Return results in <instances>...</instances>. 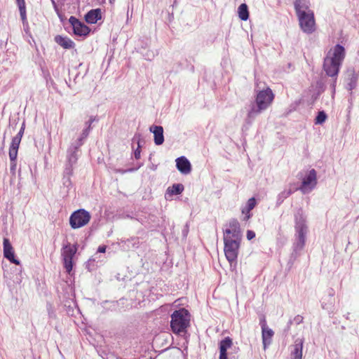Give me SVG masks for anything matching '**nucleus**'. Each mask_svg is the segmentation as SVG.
Wrapping results in <instances>:
<instances>
[{
	"instance_id": "f257e3e1",
	"label": "nucleus",
	"mask_w": 359,
	"mask_h": 359,
	"mask_svg": "<svg viewBox=\"0 0 359 359\" xmlns=\"http://www.w3.org/2000/svg\"><path fill=\"white\" fill-rule=\"evenodd\" d=\"M294 6L302 31L307 34L313 33L316 31V20L309 2L307 0H296Z\"/></svg>"
},
{
	"instance_id": "f03ea898",
	"label": "nucleus",
	"mask_w": 359,
	"mask_h": 359,
	"mask_svg": "<svg viewBox=\"0 0 359 359\" xmlns=\"http://www.w3.org/2000/svg\"><path fill=\"white\" fill-rule=\"evenodd\" d=\"M345 55V49L339 44L336 45L328 51L323 62V69L328 76L337 79Z\"/></svg>"
},
{
	"instance_id": "7ed1b4c3",
	"label": "nucleus",
	"mask_w": 359,
	"mask_h": 359,
	"mask_svg": "<svg viewBox=\"0 0 359 359\" xmlns=\"http://www.w3.org/2000/svg\"><path fill=\"white\" fill-rule=\"evenodd\" d=\"M273 99L274 95L269 88L259 90L255 103L252 104L250 109L248 112L245 122L250 125L259 114L269 107Z\"/></svg>"
},
{
	"instance_id": "20e7f679",
	"label": "nucleus",
	"mask_w": 359,
	"mask_h": 359,
	"mask_svg": "<svg viewBox=\"0 0 359 359\" xmlns=\"http://www.w3.org/2000/svg\"><path fill=\"white\" fill-rule=\"evenodd\" d=\"M295 241L293 244V250L296 256L304 248L306 235L309 232L306 217L302 209H299L294 214Z\"/></svg>"
},
{
	"instance_id": "39448f33",
	"label": "nucleus",
	"mask_w": 359,
	"mask_h": 359,
	"mask_svg": "<svg viewBox=\"0 0 359 359\" xmlns=\"http://www.w3.org/2000/svg\"><path fill=\"white\" fill-rule=\"evenodd\" d=\"M189 323L190 315L185 309L175 311L171 315L170 327L172 331L175 334H180L186 332Z\"/></svg>"
},
{
	"instance_id": "423d86ee",
	"label": "nucleus",
	"mask_w": 359,
	"mask_h": 359,
	"mask_svg": "<svg viewBox=\"0 0 359 359\" xmlns=\"http://www.w3.org/2000/svg\"><path fill=\"white\" fill-rule=\"evenodd\" d=\"M241 241L224 238V254L231 266L237 259Z\"/></svg>"
},
{
	"instance_id": "0eeeda50",
	"label": "nucleus",
	"mask_w": 359,
	"mask_h": 359,
	"mask_svg": "<svg viewBox=\"0 0 359 359\" xmlns=\"http://www.w3.org/2000/svg\"><path fill=\"white\" fill-rule=\"evenodd\" d=\"M90 213L83 210L80 209L74 212L69 218V224L72 229H79L86 225L90 219Z\"/></svg>"
},
{
	"instance_id": "6e6552de",
	"label": "nucleus",
	"mask_w": 359,
	"mask_h": 359,
	"mask_svg": "<svg viewBox=\"0 0 359 359\" xmlns=\"http://www.w3.org/2000/svg\"><path fill=\"white\" fill-rule=\"evenodd\" d=\"M76 245H72L70 243L65 245L62 249L61 255L63 260L64 267L68 273L72 270V259L76 253Z\"/></svg>"
},
{
	"instance_id": "1a4fd4ad",
	"label": "nucleus",
	"mask_w": 359,
	"mask_h": 359,
	"mask_svg": "<svg viewBox=\"0 0 359 359\" xmlns=\"http://www.w3.org/2000/svg\"><path fill=\"white\" fill-rule=\"evenodd\" d=\"M317 184V174L314 169L309 171L307 175L303 178L299 190L303 194L311 192Z\"/></svg>"
},
{
	"instance_id": "9d476101",
	"label": "nucleus",
	"mask_w": 359,
	"mask_h": 359,
	"mask_svg": "<svg viewBox=\"0 0 359 359\" xmlns=\"http://www.w3.org/2000/svg\"><path fill=\"white\" fill-rule=\"evenodd\" d=\"M224 238L241 241L242 233L240 224L236 219H232L229 222L228 227L224 231Z\"/></svg>"
},
{
	"instance_id": "9b49d317",
	"label": "nucleus",
	"mask_w": 359,
	"mask_h": 359,
	"mask_svg": "<svg viewBox=\"0 0 359 359\" xmlns=\"http://www.w3.org/2000/svg\"><path fill=\"white\" fill-rule=\"evenodd\" d=\"M233 341L229 337H225L219 343V359H235L231 351L227 353L232 348Z\"/></svg>"
},
{
	"instance_id": "f8f14e48",
	"label": "nucleus",
	"mask_w": 359,
	"mask_h": 359,
	"mask_svg": "<svg viewBox=\"0 0 359 359\" xmlns=\"http://www.w3.org/2000/svg\"><path fill=\"white\" fill-rule=\"evenodd\" d=\"M69 22L71 24L74 34L80 36H87L90 32V29L84 23L80 22L77 18L74 16H71L69 19Z\"/></svg>"
},
{
	"instance_id": "ddd939ff",
	"label": "nucleus",
	"mask_w": 359,
	"mask_h": 359,
	"mask_svg": "<svg viewBox=\"0 0 359 359\" xmlns=\"http://www.w3.org/2000/svg\"><path fill=\"white\" fill-rule=\"evenodd\" d=\"M3 245L4 257L8 259L11 263L20 265V262L15 258L13 248L8 238H4Z\"/></svg>"
},
{
	"instance_id": "4468645a",
	"label": "nucleus",
	"mask_w": 359,
	"mask_h": 359,
	"mask_svg": "<svg viewBox=\"0 0 359 359\" xmlns=\"http://www.w3.org/2000/svg\"><path fill=\"white\" fill-rule=\"evenodd\" d=\"M176 166L178 170L184 175L189 174L191 170V165L189 160L184 157L181 156L176 159Z\"/></svg>"
},
{
	"instance_id": "2eb2a0df",
	"label": "nucleus",
	"mask_w": 359,
	"mask_h": 359,
	"mask_svg": "<svg viewBox=\"0 0 359 359\" xmlns=\"http://www.w3.org/2000/svg\"><path fill=\"white\" fill-rule=\"evenodd\" d=\"M304 339L298 338L294 341L291 351L292 359H302L303 350Z\"/></svg>"
},
{
	"instance_id": "dca6fc26",
	"label": "nucleus",
	"mask_w": 359,
	"mask_h": 359,
	"mask_svg": "<svg viewBox=\"0 0 359 359\" xmlns=\"http://www.w3.org/2000/svg\"><path fill=\"white\" fill-rule=\"evenodd\" d=\"M149 130L154 134V143L156 145H161L164 142L163 127L161 126H152L150 127Z\"/></svg>"
},
{
	"instance_id": "f3484780",
	"label": "nucleus",
	"mask_w": 359,
	"mask_h": 359,
	"mask_svg": "<svg viewBox=\"0 0 359 359\" xmlns=\"http://www.w3.org/2000/svg\"><path fill=\"white\" fill-rule=\"evenodd\" d=\"M273 334L274 332L269 327L262 330V339L264 350L271 344Z\"/></svg>"
},
{
	"instance_id": "a211bd4d",
	"label": "nucleus",
	"mask_w": 359,
	"mask_h": 359,
	"mask_svg": "<svg viewBox=\"0 0 359 359\" xmlns=\"http://www.w3.org/2000/svg\"><path fill=\"white\" fill-rule=\"evenodd\" d=\"M101 18V11L99 8L90 10L85 15L86 21L89 24H94Z\"/></svg>"
},
{
	"instance_id": "6ab92c4d",
	"label": "nucleus",
	"mask_w": 359,
	"mask_h": 359,
	"mask_svg": "<svg viewBox=\"0 0 359 359\" xmlns=\"http://www.w3.org/2000/svg\"><path fill=\"white\" fill-rule=\"evenodd\" d=\"M257 202L255 198H250L248 199L246 205L242 208V213L245 215V220H248L250 218V211L256 206Z\"/></svg>"
},
{
	"instance_id": "aec40b11",
	"label": "nucleus",
	"mask_w": 359,
	"mask_h": 359,
	"mask_svg": "<svg viewBox=\"0 0 359 359\" xmlns=\"http://www.w3.org/2000/svg\"><path fill=\"white\" fill-rule=\"evenodd\" d=\"M184 190V186L182 184H174L172 187L167 189L165 198L172 197L173 195L180 194Z\"/></svg>"
},
{
	"instance_id": "412c9836",
	"label": "nucleus",
	"mask_w": 359,
	"mask_h": 359,
	"mask_svg": "<svg viewBox=\"0 0 359 359\" xmlns=\"http://www.w3.org/2000/svg\"><path fill=\"white\" fill-rule=\"evenodd\" d=\"M78 145L75 147H70L67 151V163L70 164L75 165L77 162L78 157H77V150Z\"/></svg>"
},
{
	"instance_id": "4be33fe9",
	"label": "nucleus",
	"mask_w": 359,
	"mask_h": 359,
	"mask_svg": "<svg viewBox=\"0 0 359 359\" xmlns=\"http://www.w3.org/2000/svg\"><path fill=\"white\" fill-rule=\"evenodd\" d=\"M55 42L64 48H71L74 46V42L67 37L57 35L55 37Z\"/></svg>"
},
{
	"instance_id": "5701e85b",
	"label": "nucleus",
	"mask_w": 359,
	"mask_h": 359,
	"mask_svg": "<svg viewBox=\"0 0 359 359\" xmlns=\"http://www.w3.org/2000/svg\"><path fill=\"white\" fill-rule=\"evenodd\" d=\"M74 164L66 163L64 170V184L68 186L71 184L70 177L73 174Z\"/></svg>"
},
{
	"instance_id": "b1692460",
	"label": "nucleus",
	"mask_w": 359,
	"mask_h": 359,
	"mask_svg": "<svg viewBox=\"0 0 359 359\" xmlns=\"http://www.w3.org/2000/svg\"><path fill=\"white\" fill-rule=\"evenodd\" d=\"M334 295V291L333 289L330 288L328 290V299H323L321 302V307L323 309L328 310L331 309L333 305V296Z\"/></svg>"
},
{
	"instance_id": "393cba45",
	"label": "nucleus",
	"mask_w": 359,
	"mask_h": 359,
	"mask_svg": "<svg viewBox=\"0 0 359 359\" xmlns=\"http://www.w3.org/2000/svg\"><path fill=\"white\" fill-rule=\"evenodd\" d=\"M238 17L242 20H247L249 18V12L248 9V6L245 4H242L239 6L238 8Z\"/></svg>"
},
{
	"instance_id": "a878e982",
	"label": "nucleus",
	"mask_w": 359,
	"mask_h": 359,
	"mask_svg": "<svg viewBox=\"0 0 359 359\" xmlns=\"http://www.w3.org/2000/svg\"><path fill=\"white\" fill-rule=\"evenodd\" d=\"M16 1L19 7L21 18L24 21L26 19V8L25 0H16Z\"/></svg>"
},
{
	"instance_id": "bb28decb",
	"label": "nucleus",
	"mask_w": 359,
	"mask_h": 359,
	"mask_svg": "<svg viewBox=\"0 0 359 359\" xmlns=\"http://www.w3.org/2000/svg\"><path fill=\"white\" fill-rule=\"evenodd\" d=\"M327 119V115L323 111H320L318 113V115L315 119L316 124H323Z\"/></svg>"
},
{
	"instance_id": "cd10ccee",
	"label": "nucleus",
	"mask_w": 359,
	"mask_h": 359,
	"mask_svg": "<svg viewBox=\"0 0 359 359\" xmlns=\"http://www.w3.org/2000/svg\"><path fill=\"white\" fill-rule=\"evenodd\" d=\"M90 130V125H89L88 126L86 127V128H85L83 130L82 134H81V137L80 139H79V141L77 143L78 147H80L83 144L82 140L87 137V136L89 134Z\"/></svg>"
},
{
	"instance_id": "c85d7f7f",
	"label": "nucleus",
	"mask_w": 359,
	"mask_h": 359,
	"mask_svg": "<svg viewBox=\"0 0 359 359\" xmlns=\"http://www.w3.org/2000/svg\"><path fill=\"white\" fill-rule=\"evenodd\" d=\"M18 149L10 147L9 148V158L10 161H16L18 156Z\"/></svg>"
},
{
	"instance_id": "c756f323",
	"label": "nucleus",
	"mask_w": 359,
	"mask_h": 359,
	"mask_svg": "<svg viewBox=\"0 0 359 359\" xmlns=\"http://www.w3.org/2000/svg\"><path fill=\"white\" fill-rule=\"evenodd\" d=\"M292 194L291 190H284L280 192L278 196V201L282 202L285 198H287Z\"/></svg>"
},
{
	"instance_id": "7c9ffc66",
	"label": "nucleus",
	"mask_w": 359,
	"mask_h": 359,
	"mask_svg": "<svg viewBox=\"0 0 359 359\" xmlns=\"http://www.w3.org/2000/svg\"><path fill=\"white\" fill-rule=\"evenodd\" d=\"M22 138L20 137V135H15L12 139L10 147H15V148H19V145L20 144Z\"/></svg>"
},
{
	"instance_id": "2f4dec72",
	"label": "nucleus",
	"mask_w": 359,
	"mask_h": 359,
	"mask_svg": "<svg viewBox=\"0 0 359 359\" xmlns=\"http://www.w3.org/2000/svg\"><path fill=\"white\" fill-rule=\"evenodd\" d=\"M259 324L261 325L262 330H264V328H269V327L266 325V321L265 317L264 316H262L260 318Z\"/></svg>"
},
{
	"instance_id": "473e14b6",
	"label": "nucleus",
	"mask_w": 359,
	"mask_h": 359,
	"mask_svg": "<svg viewBox=\"0 0 359 359\" xmlns=\"http://www.w3.org/2000/svg\"><path fill=\"white\" fill-rule=\"evenodd\" d=\"M17 163L16 161H11V172L15 174L16 170Z\"/></svg>"
},
{
	"instance_id": "72a5a7b5",
	"label": "nucleus",
	"mask_w": 359,
	"mask_h": 359,
	"mask_svg": "<svg viewBox=\"0 0 359 359\" xmlns=\"http://www.w3.org/2000/svg\"><path fill=\"white\" fill-rule=\"evenodd\" d=\"M140 154H141L140 145V143L138 142V147L134 152L135 158L136 159H139L140 158Z\"/></svg>"
},
{
	"instance_id": "f704fd0d",
	"label": "nucleus",
	"mask_w": 359,
	"mask_h": 359,
	"mask_svg": "<svg viewBox=\"0 0 359 359\" xmlns=\"http://www.w3.org/2000/svg\"><path fill=\"white\" fill-rule=\"evenodd\" d=\"M255 237V233L253 231L248 230L247 231V238L251 240Z\"/></svg>"
},
{
	"instance_id": "c9c22d12",
	"label": "nucleus",
	"mask_w": 359,
	"mask_h": 359,
	"mask_svg": "<svg viewBox=\"0 0 359 359\" xmlns=\"http://www.w3.org/2000/svg\"><path fill=\"white\" fill-rule=\"evenodd\" d=\"M25 128V122H23L22 124V126L20 129V131L18 132V133L16 135H20V137L22 138L23 136V134H24Z\"/></svg>"
},
{
	"instance_id": "e433bc0d",
	"label": "nucleus",
	"mask_w": 359,
	"mask_h": 359,
	"mask_svg": "<svg viewBox=\"0 0 359 359\" xmlns=\"http://www.w3.org/2000/svg\"><path fill=\"white\" fill-rule=\"evenodd\" d=\"M95 121V116H90V119L88 121H87L86 123V127L90 125V128H91V124Z\"/></svg>"
},
{
	"instance_id": "4c0bfd02",
	"label": "nucleus",
	"mask_w": 359,
	"mask_h": 359,
	"mask_svg": "<svg viewBox=\"0 0 359 359\" xmlns=\"http://www.w3.org/2000/svg\"><path fill=\"white\" fill-rule=\"evenodd\" d=\"M303 320V317L301 316H297L294 318V321L297 323V324H299L300 323H302Z\"/></svg>"
},
{
	"instance_id": "58836bf2",
	"label": "nucleus",
	"mask_w": 359,
	"mask_h": 359,
	"mask_svg": "<svg viewBox=\"0 0 359 359\" xmlns=\"http://www.w3.org/2000/svg\"><path fill=\"white\" fill-rule=\"evenodd\" d=\"M105 251H106V246H104V245L99 246V248L97 249L98 252L104 253V252H105Z\"/></svg>"
},
{
	"instance_id": "ea45409f",
	"label": "nucleus",
	"mask_w": 359,
	"mask_h": 359,
	"mask_svg": "<svg viewBox=\"0 0 359 359\" xmlns=\"http://www.w3.org/2000/svg\"><path fill=\"white\" fill-rule=\"evenodd\" d=\"M332 86V90H333V93H334V91H335L336 81H334L333 82V83L332 84V86Z\"/></svg>"
}]
</instances>
